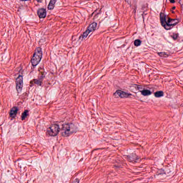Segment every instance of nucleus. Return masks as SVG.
<instances>
[{"label": "nucleus", "instance_id": "obj_1", "mask_svg": "<svg viewBox=\"0 0 183 183\" xmlns=\"http://www.w3.org/2000/svg\"><path fill=\"white\" fill-rule=\"evenodd\" d=\"M60 131L61 132L62 137H69L78 131V127L74 124V123L64 124L61 128L58 124H52L48 129L47 134L49 137H56Z\"/></svg>", "mask_w": 183, "mask_h": 183}, {"label": "nucleus", "instance_id": "obj_2", "mask_svg": "<svg viewBox=\"0 0 183 183\" xmlns=\"http://www.w3.org/2000/svg\"><path fill=\"white\" fill-rule=\"evenodd\" d=\"M168 20L164 24V29H167V31H169V29H172L175 25H177L179 21L177 19H171L169 17H167Z\"/></svg>", "mask_w": 183, "mask_h": 183}, {"label": "nucleus", "instance_id": "obj_3", "mask_svg": "<svg viewBox=\"0 0 183 183\" xmlns=\"http://www.w3.org/2000/svg\"><path fill=\"white\" fill-rule=\"evenodd\" d=\"M22 88H24V77L19 75L16 79V89L19 94L22 92Z\"/></svg>", "mask_w": 183, "mask_h": 183}, {"label": "nucleus", "instance_id": "obj_4", "mask_svg": "<svg viewBox=\"0 0 183 183\" xmlns=\"http://www.w3.org/2000/svg\"><path fill=\"white\" fill-rule=\"evenodd\" d=\"M114 94L119 95L120 98H129L132 96V94L125 92L122 90H117Z\"/></svg>", "mask_w": 183, "mask_h": 183}, {"label": "nucleus", "instance_id": "obj_5", "mask_svg": "<svg viewBox=\"0 0 183 183\" xmlns=\"http://www.w3.org/2000/svg\"><path fill=\"white\" fill-rule=\"evenodd\" d=\"M37 15L40 19L46 18V9L44 8L39 9L37 11Z\"/></svg>", "mask_w": 183, "mask_h": 183}, {"label": "nucleus", "instance_id": "obj_6", "mask_svg": "<svg viewBox=\"0 0 183 183\" xmlns=\"http://www.w3.org/2000/svg\"><path fill=\"white\" fill-rule=\"evenodd\" d=\"M41 57H38L36 56L33 55V58L31 60L32 66H36L39 62H41Z\"/></svg>", "mask_w": 183, "mask_h": 183}, {"label": "nucleus", "instance_id": "obj_7", "mask_svg": "<svg viewBox=\"0 0 183 183\" xmlns=\"http://www.w3.org/2000/svg\"><path fill=\"white\" fill-rule=\"evenodd\" d=\"M139 157L137 156L135 154H132V155L127 156V160L129 162H138Z\"/></svg>", "mask_w": 183, "mask_h": 183}, {"label": "nucleus", "instance_id": "obj_8", "mask_svg": "<svg viewBox=\"0 0 183 183\" xmlns=\"http://www.w3.org/2000/svg\"><path fill=\"white\" fill-rule=\"evenodd\" d=\"M19 111V109L16 107H13L10 109L9 115L11 118H15L16 117V114H18V112Z\"/></svg>", "mask_w": 183, "mask_h": 183}, {"label": "nucleus", "instance_id": "obj_9", "mask_svg": "<svg viewBox=\"0 0 183 183\" xmlns=\"http://www.w3.org/2000/svg\"><path fill=\"white\" fill-rule=\"evenodd\" d=\"M97 26H98V24L97 22H93L87 28V30L90 32H94V31H97Z\"/></svg>", "mask_w": 183, "mask_h": 183}, {"label": "nucleus", "instance_id": "obj_10", "mask_svg": "<svg viewBox=\"0 0 183 183\" xmlns=\"http://www.w3.org/2000/svg\"><path fill=\"white\" fill-rule=\"evenodd\" d=\"M160 21L162 26L164 28L165 23L167 22V16L163 13H160Z\"/></svg>", "mask_w": 183, "mask_h": 183}, {"label": "nucleus", "instance_id": "obj_11", "mask_svg": "<svg viewBox=\"0 0 183 183\" xmlns=\"http://www.w3.org/2000/svg\"><path fill=\"white\" fill-rule=\"evenodd\" d=\"M89 34H91V31L89 30H88V29L83 33V34H81L79 37V41H84V39H85V38H86L88 36V35H89Z\"/></svg>", "mask_w": 183, "mask_h": 183}, {"label": "nucleus", "instance_id": "obj_12", "mask_svg": "<svg viewBox=\"0 0 183 183\" xmlns=\"http://www.w3.org/2000/svg\"><path fill=\"white\" fill-rule=\"evenodd\" d=\"M34 56H37L39 58H42V49L38 47L34 54Z\"/></svg>", "mask_w": 183, "mask_h": 183}, {"label": "nucleus", "instance_id": "obj_13", "mask_svg": "<svg viewBox=\"0 0 183 183\" xmlns=\"http://www.w3.org/2000/svg\"><path fill=\"white\" fill-rule=\"evenodd\" d=\"M30 86H32L34 84H36V85H39V86H41L42 85V81L39 80V79H34L30 81Z\"/></svg>", "mask_w": 183, "mask_h": 183}, {"label": "nucleus", "instance_id": "obj_14", "mask_svg": "<svg viewBox=\"0 0 183 183\" xmlns=\"http://www.w3.org/2000/svg\"><path fill=\"white\" fill-rule=\"evenodd\" d=\"M55 4H56V0H50L49 5H48V9L50 11L54 9L55 8Z\"/></svg>", "mask_w": 183, "mask_h": 183}, {"label": "nucleus", "instance_id": "obj_15", "mask_svg": "<svg viewBox=\"0 0 183 183\" xmlns=\"http://www.w3.org/2000/svg\"><path fill=\"white\" fill-rule=\"evenodd\" d=\"M29 115V110L26 109L24 112L21 114V121H25L26 119V117Z\"/></svg>", "mask_w": 183, "mask_h": 183}, {"label": "nucleus", "instance_id": "obj_16", "mask_svg": "<svg viewBox=\"0 0 183 183\" xmlns=\"http://www.w3.org/2000/svg\"><path fill=\"white\" fill-rule=\"evenodd\" d=\"M141 94L143 97H149V95H152V92L149 89H144Z\"/></svg>", "mask_w": 183, "mask_h": 183}, {"label": "nucleus", "instance_id": "obj_17", "mask_svg": "<svg viewBox=\"0 0 183 183\" xmlns=\"http://www.w3.org/2000/svg\"><path fill=\"white\" fill-rule=\"evenodd\" d=\"M154 97L156 98H161V97H164V92L158 91L154 93Z\"/></svg>", "mask_w": 183, "mask_h": 183}, {"label": "nucleus", "instance_id": "obj_18", "mask_svg": "<svg viewBox=\"0 0 183 183\" xmlns=\"http://www.w3.org/2000/svg\"><path fill=\"white\" fill-rule=\"evenodd\" d=\"M134 88H135V89H137V91L139 92H142V89H143V87H142V86H141V85H138V84H134Z\"/></svg>", "mask_w": 183, "mask_h": 183}, {"label": "nucleus", "instance_id": "obj_19", "mask_svg": "<svg viewBox=\"0 0 183 183\" xmlns=\"http://www.w3.org/2000/svg\"><path fill=\"white\" fill-rule=\"evenodd\" d=\"M142 44V41L141 39L134 40V46H139Z\"/></svg>", "mask_w": 183, "mask_h": 183}, {"label": "nucleus", "instance_id": "obj_20", "mask_svg": "<svg viewBox=\"0 0 183 183\" xmlns=\"http://www.w3.org/2000/svg\"><path fill=\"white\" fill-rule=\"evenodd\" d=\"M45 79V73L41 72V75L39 76V79L42 82Z\"/></svg>", "mask_w": 183, "mask_h": 183}, {"label": "nucleus", "instance_id": "obj_21", "mask_svg": "<svg viewBox=\"0 0 183 183\" xmlns=\"http://www.w3.org/2000/svg\"><path fill=\"white\" fill-rule=\"evenodd\" d=\"M159 56H163L164 58H167V56H168V54H167V53H165V52H159Z\"/></svg>", "mask_w": 183, "mask_h": 183}, {"label": "nucleus", "instance_id": "obj_22", "mask_svg": "<svg viewBox=\"0 0 183 183\" xmlns=\"http://www.w3.org/2000/svg\"><path fill=\"white\" fill-rule=\"evenodd\" d=\"M172 38L176 41V39H178V34H174L173 35H172Z\"/></svg>", "mask_w": 183, "mask_h": 183}, {"label": "nucleus", "instance_id": "obj_23", "mask_svg": "<svg viewBox=\"0 0 183 183\" xmlns=\"http://www.w3.org/2000/svg\"><path fill=\"white\" fill-rule=\"evenodd\" d=\"M170 4H175V0H169Z\"/></svg>", "mask_w": 183, "mask_h": 183}, {"label": "nucleus", "instance_id": "obj_24", "mask_svg": "<svg viewBox=\"0 0 183 183\" xmlns=\"http://www.w3.org/2000/svg\"><path fill=\"white\" fill-rule=\"evenodd\" d=\"M126 2H127V4H129V5H131V1L129 0H125Z\"/></svg>", "mask_w": 183, "mask_h": 183}, {"label": "nucleus", "instance_id": "obj_25", "mask_svg": "<svg viewBox=\"0 0 183 183\" xmlns=\"http://www.w3.org/2000/svg\"><path fill=\"white\" fill-rule=\"evenodd\" d=\"M36 1H37V2H39V3L42 2V0H36Z\"/></svg>", "mask_w": 183, "mask_h": 183}, {"label": "nucleus", "instance_id": "obj_26", "mask_svg": "<svg viewBox=\"0 0 183 183\" xmlns=\"http://www.w3.org/2000/svg\"><path fill=\"white\" fill-rule=\"evenodd\" d=\"M20 1H28V0H20Z\"/></svg>", "mask_w": 183, "mask_h": 183}, {"label": "nucleus", "instance_id": "obj_27", "mask_svg": "<svg viewBox=\"0 0 183 183\" xmlns=\"http://www.w3.org/2000/svg\"><path fill=\"white\" fill-rule=\"evenodd\" d=\"M137 12V9H134V13Z\"/></svg>", "mask_w": 183, "mask_h": 183}, {"label": "nucleus", "instance_id": "obj_28", "mask_svg": "<svg viewBox=\"0 0 183 183\" xmlns=\"http://www.w3.org/2000/svg\"><path fill=\"white\" fill-rule=\"evenodd\" d=\"M175 8H176V7H175V6H174V7L172 8V9H175Z\"/></svg>", "mask_w": 183, "mask_h": 183}]
</instances>
